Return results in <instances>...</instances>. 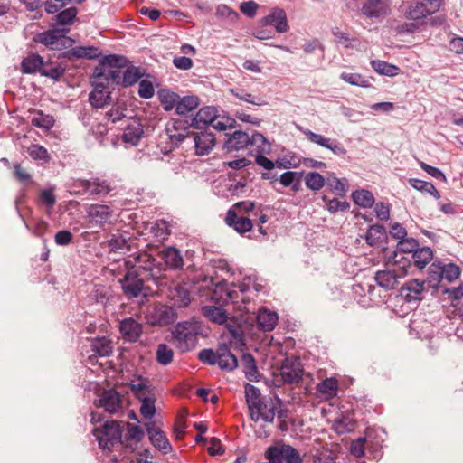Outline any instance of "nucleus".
Listing matches in <instances>:
<instances>
[{"instance_id":"680f3d73","label":"nucleus","mask_w":463,"mask_h":463,"mask_svg":"<svg viewBox=\"0 0 463 463\" xmlns=\"http://www.w3.org/2000/svg\"><path fill=\"white\" fill-rule=\"evenodd\" d=\"M174 351L166 344H159L156 350V361L161 365H168L172 363Z\"/></svg>"},{"instance_id":"f03ea898","label":"nucleus","mask_w":463,"mask_h":463,"mask_svg":"<svg viewBox=\"0 0 463 463\" xmlns=\"http://www.w3.org/2000/svg\"><path fill=\"white\" fill-rule=\"evenodd\" d=\"M173 337L177 342V348L182 353L193 350L198 344V336H207L204 326L194 319L178 322L172 331Z\"/></svg>"},{"instance_id":"f257e3e1","label":"nucleus","mask_w":463,"mask_h":463,"mask_svg":"<svg viewBox=\"0 0 463 463\" xmlns=\"http://www.w3.org/2000/svg\"><path fill=\"white\" fill-rule=\"evenodd\" d=\"M143 76L144 72L139 67L129 65L128 59L118 54L102 57L92 72L93 79L103 80L107 83L123 88L135 85Z\"/></svg>"},{"instance_id":"e2e57ef3","label":"nucleus","mask_w":463,"mask_h":463,"mask_svg":"<svg viewBox=\"0 0 463 463\" xmlns=\"http://www.w3.org/2000/svg\"><path fill=\"white\" fill-rule=\"evenodd\" d=\"M219 347L214 351L212 348L202 349L197 355L198 360L207 365H215L218 363Z\"/></svg>"},{"instance_id":"69168bd1","label":"nucleus","mask_w":463,"mask_h":463,"mask_svg":"<svg viewBox=\"0 0 463 463\" xmlns=\"http://www.w3.org/2000/svg\"><path fill=\"white\" fill-rule=\"evenodd\" d=\"M442 269V280L446 279L448 282L456 280L461 272L460 268L454 263H444L441 261Z\"/></svg>"},{"instance_id":"7ed1b4c3","label":"nucleus","mask_w":463,"mask_h":463,"mask_svg":"<svg viewBox=\"0 0 463 463\" xmlns=\"http://www.w3.org/2000/svg\"><path fill=\"white\" fill-rule=\"evenodd\" d=\"M190 125L195 129H206L209 126H212L215 130L224 131L234 128L236 120L230 117H221L214 106H205L201 108L194 117L190 118Z\"/></svg>"},{"instance_id":"4c0bfd02","label":"nucleus","mask_w":463,"mask_h":463,"mask_svg":"<svg viewBox=\"0 0 463 463\" xmlns=\"http://www.w3.org/2000/svg\"><path fill=\"white\" fill-rule=\"evenodd\" d=\"M143 133V126L139 122L134 121L125 127L122 140L125 143L136 146L138 144Z\"/></svg>"},{"instance_id":"dca6fc26","label":"nucleus","mask_w":463,"mask_h":463,"mask_svg":"<svg viewBox=\"0 0 463 463\" xmlns=\"http://www.w3.org/2000/svg\"><path fill=\"white\" fill-rule=\"evenodd\" d=\"M145 433L141 427L128 423V430L124 437L122 436L121 447L126 453L134 452L137 444L144 439Z\"/></svg>"},{"instance_id":"c85d7f7f","label":"nucleus","mask_w":463,"mask_h":463,"mask_svg":"<svg viewBox=\"0 0 463 463\" xmlns=\"http://www.w3.org/2000/svg\"><path fill=\"white\" fill-rule=\"evenodd\" d=\"M442 269L440 260H435L430 264L428 269L426 279L423 280L427 288H431L436 290L440 289L441 291L446 288L440 284L442 281Z\"/></svg>"},{"instance_id":"37998d69","label":"nucleus","mask_w":463,"mask_h":463,"mask_svg":"<svg viewBox=\"0 0 463 463\" xmlns=\"http://www.w3.org/2000/svg\"><path fill=\"white\" fill-rule=\"evenodd\" d=\"M387 238V232L382 224H371L366 232L365 240L370 246H377Z\"/></svg>"},{"instance_id":"393cba45","label":"nucleus","mask_w":463,"mask_h":463,"mask_svg":"<svg viewBox=\"0 0 463 463\" xmlns=\"http://www.w3.org/2000/svg\"><path fill=\"white\" fill-rule=\"evenodd\" d=\"M246 403L250 411L266 410L267 404L261 398L260 388L251 383H246L244 386Z\"/></svg>"},{"instance_id":"b1692460","label":"nucleus","mask_w":463,"mask_h":463,"mask_svg":"<svg viewBox=\"0 0 463 463\" xmlns=\"http://www.w3.org/2000/svg\"><path fill=\"white\" fill-rule=\"evenodd\" d=\"M225 222L229 227L233 228L240 234L250 232L253 227L250 218L239 216L233 209L228 210Z\"/></svg>"},{"instance_id":"423d86ee","label":"nucleus","mask_w":463,"mask_h":463,"mask_svg":"<svg viewBox=\"0 0 463 463\" xmlns=\"http://www.w3.org/2000/svg\"><path fill=\"white\" fill-rule=\"evenodd\" d=\"M419 246L420 243L418 240L405 237L402 240L398 241L395 250L389 252L388 247H383L382 250L384 253V257L387 262H394L395 264L399 265L402 269V275H405L407 274L406 266L411 267V260L405 257L397 259L399 253L412 254Z\"/></svg>"},{"instance_id":"de8ad7c7","label":"nucleus","mask_w":463,"mask_h":463,"mask_svg":"<svg viewBox=\"0 0 463 463\" xmlns=\"http://www.w3.org/2000/svg\"><path fill=\"white\" fill-rule=\"evenodd\" d=\"M65 73V67L58 62L43 61L40 74L42 76L50 78L54 81H59Z\"/></svg>"},{"instance_id":"f8f14e48","label":"nucleus","mask_w":463,"mask_h":463,"mask_svg":"<svg viewBox=\"0 0 463 463\" xmlns=\"http://www.w3.org/2000/svg\"><path fill=\"white\" fill-rule=\"evenodd\" d=\"M95 405L110 414L117 413L122 407V395L114 388L105 389Z\"/></svg>"},{"instance_id":"bb28decb","label":"nucleus","mask_w":463,"mask_h":463,"mask_svg":"<svg viewBox=\"0 0 463 463\" xmlns=\"http://www.w3.org/2000/svg\"><path fill=\"white\" fill-rule=\"evenodd\" d=\"M139 269L148 271L153 279L158 278L161 273L160 262L151 254L141 252L136 256Z\"/></svg>"},{"instance_id":"c756f323","label":"nucleus","mask_w":463,"mask_h":463,"mask_svg":"<svg viewBox=\"0 0 463 463\" xmlns=\"http://www.w3.org/2000/svg\"><path fill=\"white\" fill-rule=\"evenodd\" d=\"M78 14L79 9L76 6L62 8L52 17L51 25L61 27L71 25L75 22Z\"/></svg>"},{"instance_id":"0e129e2a","label":"nucleus","mask_w":463,"mask_h":463,"mask_svg":"<svg viewBox=\"0 0 463 463\" xmlns=\"http://www.w3.org/2000/svg\"><path fill=\"white\" fill-rule=\"evenodd\" d=\"M28 155L33 160L43 161V163H48L50 161V156L47 149L38 144H33L28 147Z\"/></svg>"},{"instance_id":"6ab92c4d","label":"nucleus","mask_w":463,"mask_h":463,"mask_svg":"<svg viewBox=\"0 0 463 463\" xmlns=\"http://www.w3.org/2000/svg\"><path fill=\"white\" fill-rule=\"evenodd\" d=\"M170 299L174 306L178 308H184L192 301L191 285L187 282L178 283L170 290Z\"/></svg>"},{"instance_id":"a211bd4d","label":"nucleus","mask_w":463,"mask_h":463,"mask_svg":"<svg viewBox=\"0 0 463 463\" xmlns=\"http://www.w3.org/2000/svg\"><path fill=\"white\" fill-rule=\"evenodd\" d=\"M119 332L125 341L135 343L143 333V326L133 317H127L120 322Z\"/></svg>"},{"instance_id":"aec40b11","label":"nucleus","mask_w":463,"mask_h":463,"mask_svg":"<svg viewBox=\"0 0 463 463\" xmlns=\"http://www.w3.org/2000/svg\"><path fill=\"white\" fill-rule=\"evenodd\" d=\"M101 52L96 46H76L60 53L59 58L66 60H71L72 58L96 60L99 58Z\"/></svg>"},{"instance_id":"a878e982","label":"nucleus","mask_w":463,"mask_h":463,"mask_svg":"<svg viewBox=\"0 0 463 463\" xmlns=\"http://www.w3.org/2000/svg\"><path fill=\"white\" fill-rule=\"evenodd\" d=\"M128 386L136 398L156 392V387L150 383V380L141 374H134Z\"/></svg>"},{"instance_id":"a19ab883","label":"nucleus","mask_w":463,"mask_h":463,"mask_svg":"<svg viewBox=\"0 0 463 463\" xmlns=\"http://www.w3.org/2000/svg\"><path fill=\"white\" fill-rule=\"evenodd\" d=\"M351 198L354 204L364 209L372 208L375 203L373 194L371 191L364 188L353 191Z\"/></svg>"},{"instance_id":"4be33fe9","label":"nucleus","mask_w":463,"mask_h":463,"mask_svg":"<svg viewBox=\"0 0 463 463\" xmlns=\"http://www.w3.org/2000/svg\"><path fill=\"white\" fill-rule=\"evenodd\" d=\"M227 138L223 142V148L228 152L239 151L249 146L250 135L246 131L235 130L232 134H226Z\"/></svg>"},{"instance_id":"774afa93","label":"nucleus","mask_w":463,"mask_h":463,"mask_svg":"<svg viewBox=\"0 0 463 463\" xmlns=\"http://www.w3.org/2000/svg\"><path fill=\"white\" fill-rule=\"evenodd\" d=\"M151 232L158 241H165L170 234L167 222L164 220L156 221L151 227Z\"/></svg>"},{"instance_id":"c9c22d12","label":"nucleus","mask_w":463,"mask_h":463,"mask_svg":"<svg viewBox=\"0 0 463 463\" xmlns=\"http://www.w3.org/2000/svg\"><path fill=\"white\" fill-rule=\"evenodd\" d=\"M303 174V171H286L279 176L278 181L284 187H289L293 192H298L301 189Z\"/></svg>"},{"instance_id":"a18cd8bd","label":"nucleus","mask_w":463,"mask_h":463,"mask_svg":"<svg viewBox=\"0 0 463 463\" xmlns=\"http://www.w3.org/2000/svg\"><path fill=\"white\" fill-rule=\"evenodd\" d=\"M203 315L213 323L222 325L228 319L227 311L222 307L207 305L202 308Z\"/></svg>"},{"instance_id":"412c9836","label":"nucleus","mask_w":463,"mask_h":463,"mask_svg":"<svg viewBox=\"0 0 463 463\" xmlns=\"http://www.w3.org/2000/svg\"><path fill=\"white\" fill-rule=\"evenodd\" d=\"M87 215L90 223L101 226L109 222L112 216V210L106 204H90L87 209Z\"/></svg>"},{"instance_id":"052dcab7","label":"nucleus","mask_w":463,"mask_h":463,"mask_svg":"<svg viewBox=\"0 0 463 463\" xmlns=\"http://www.w3.org/2000/svg\"><path fill=\"white\" fill-rule=\"evenodd\" d=\"M31 124L33 127L50 130L52 128H53L55 120L52 116L43 114V111H38L36 116L32 118Z\"/></svg>"},{"instance_id":"13d9d810","label":"nucleus","mask_w":463,"mask_h":463,"mask_svg":"<svg viewBox=\"0 0 463 463\" xmlns=\"http://www.w3.org/2000/svg\"><path fill=\"white\" fill-rule=\"evenodd\" d=\"M230 92L237 99L256 106H264L267 104L264 99L248 93L242 89H231Z\"/></svg>"},{"instance_id":"09e8293b","label":"nucleus","mask_w":463,"mask_h":463,"mask_svg":"<svg viewBox=\"0 0 463 463\" xmlns=\"http://www.w3.org/2000/svg\"><path fill=\"white\" fill-rule=\"evenodd\" d=\"M321 200L324 203L325 209L331 214H335L338 212L345 213L350 209V203L347 201H340L337 198H329L327 195L323 194Z\"/></svg>"},{"instance_id":"9b49d317","label":"nucleus","mask_w":463,"mask_h":463,"mask_svg":"<svg viewBox=\"0 0 463 463\" xmlns=\"http://www.w3.org/2000/svg\"><path fill=\"white\" fill-rule=\"evenodd\" d=\"M302 132L311 143L330 150L335 156L343 157L347 153V150L337 139L326 137L323 135L311 131L310 129H305Z\"/></svg>"},{"instance_id":"e433bc0d","label":"nucleus","mask_w":463,"mask_h":463,"mask_svg":"<svg viewBox=\"0 0 463 463\" xmlns=\"http://www.w3.org/2000/svg\"><path fill=\"white\" fill-rule=\"evenodd\" d=\"M200 104V99L196 95H185L179 97L175 113L179 116H187L194 111Z\"/></svg>"},{"instance_id":"39448f33","label":"nucleus","mask_w":463,"mask_h":463,"mask_svg":"<svg viewBox=\"0 0 463 463\" xmlns=\"http://www.w3.org/2000/svg\"><path fill=\"white\" fill-rule=\"evenodd\" d=\"M251 284V276L244 278L243 281L238 285L232 284L229 286L227 281L222 279V281L216 283L213 293L214 295H217L218 291L224 292L225 297L221 295L220 298L217 299V301L222 305L228 304L229 302L237 303L238 299L240 298V295H241V300L245 303L248 301V299H246L244 295L249 291Z\"/></svg>"},{"instance_id":"6e6552de","label":"nucleus","mask_w":463,"mask_h":463,"mask_svg":"<svg viewBox=\"0 0 463 463\" xmlns=\"http://www.w3.org/2000/svg\"><path fill=\"white\" fill-rule=\"evenodd\" d=\"M118 282L123 294L128 299L137 298L141 295L143 297L146 296L143 293L145 288L144 280L136 270H128Z\"/></svg>"},{"instance_id":"338daca9","label":"nucleus","mask_w":463,"mask_h":463,"mask_svg":"<svg viewBox=\"0 0 463 463\" xmlns=\"http://www.w3.org/2000/svg\"><path fill=\"white\" fill-rule=\"evenodd\" d=\"M283 461L286 463H303L299 451L288 444H283Z\"/></svg>"},{"instance_id":"72a5a7b5","label":"nucleus","mask_w":463,"mask_h":463,"mask_svg":"<svg viewBox=\"0 0 463 463\" xmlns=\"http://www.w3.org/2000/svg\"><path fill=\"white\" fill-rule=\"evenodd\" d=\"M433 259V250L427 246L418 247L411 256V266L422 269Z\"/></svg>"},{"instance_id":"49530a36","label":"nucleus","mask_w":463,"mask_h":463,"mask_svg":"<svg viewBox=\"0 0 463 463\" xmlns=\"http://www.w3.org/2000/svg\"><path fill=\"white\" fill-rule=\"evenodd\" d=\"M158 99L165 111L175 110L180 95L168 89H161L157 91Z\"/></svg>"},{"instance_id":"f704fd0d","label":"nucleus","mask_w":463,"mask_h":463,"mask_svg":"<svg viewBox=\"0 0 463 463\" xmlns=\"http://www.w3.org/2000/svg\"><path fill=\"white\" fill-rule=\"evenodd\" d=\"M241 363L246 379L250 382H258L260 373L253 355L250 353L242 354Z\"/></svg>"},{"instance_id":"4468645a","label":"nucleus","mask_w":463,"mask_h":463,"mask_svg":"<svg viewBox=\"0 0 463 463\" xmlns=\"http://www.w3.org/2000/svg\"><path fill=\"white\" fill-rule=\"evenodd\" d=\"M91 84L94 86V90L89 94V102L94 109H100L109 104L111 99V93L105 91L107 89V82L103 80L93 79L90 77Z\"/></svg>"},{"instance_id":"8fccbe9b","label":"nucleus","mask_w":463,"mask_h":463,"mask_svg":"<svg viewBox=\"0 0 463 463\" xmlns=\"http://www.w3.org/2000/svg\"><path fill=\"white\" fill-rule=\"evenodd\" d=\"M109 252L113 253H123L130 250V245L128 239L120 233L112 234L107 241Z\"/></svg>"},{"instance_id":"bf43d9fd","label":"nucleus","mask_w":463,"mask_h":463,"mask_svg":"<svg viewBox=\"0 0 463 463\" xmlns=\"http://www.w3.org/2000/svg\"><path fill=\"white\" fill-rule=\"evenodd\" d=\"M381 0H366L362 6V13L367 18H379L383 14Z\"/></svg>"},{"instance_id":"5fc2aeb1","label":"nucleus","mask_w":463,"mask_h":463,"mask_svg":"<svg viewBox=\"0 0 463 463\" xmlns=\"http://www.w3.org/2000/svg\"><path fill=\"white\" fill-rule=\"evenodd\" d=\"M409 184L413 187L414 189L422 192L427 193L430 195H432L434 198L439 199L440 197L439 192L437 190V188L434 186V184L430 182H427L424 180H420L418 178H410L408 180Z\"/></svg>"},{"instance_id":"5701e85b","label":"nucleus","mask_w":463,"mask_h":463,"mask_svg":"<svg viewBox=\"0 0 463 463\" xmlns=\"http://www.w3.org/2000/svg\"><path fill=\"white\" fill-rule=\"evenodd\" d=\"M195 154L197 156L208 155L216 143L214 135L212 132H200L194 134Z\"/></svg>"},{"instance_id":"3c124183","label":"nucleus","mask_w":463,"mask_h":463,"mask_svg":"<svg viewBox=\"0 0 463 463\" xmlns=\"http://www.w3.org/2000/svg\"><path fill=\"white\" fill-rule=\"evenodd\" d=\"M371 66L378 74L383 76L393 77L401 71L398 66L381 60L371 61Z\"/></svg>"},{"instance_id":"79ce46f5","label":"nucleus","mask_w":463,"mask_h":463,"mask_svg":"<svg viewBox=\"0 0 463 463\" xmlns=\"http://www.w3.org/2000/svg\"><path fill=\"white\" fill-rule=\"evenodd\" d=\"M141 403L139 412L140 414L147 420H151L154 418L156 412V392H151L139 398H136Z\"/></svg>"},{"instance_id":"c03bdc74","label":"nucleus","mask_w":463,"mask_h":463,"mask_svg":"<svg viewBox=\"0 0 463 463\" xmlns=\"http://www.w3.org/2000/svg\"><path fill=\"white\" fill-rule=\"evenodd\" d=\"M43 61V58L40 54L32 53L23 59L21 71L24 74L40 73Z\"/></svg>"},{"instance_id":"2eb2a0df","label":"nucleus","mask_w":463,"mask_h":463,"mask_svg":"<svg viewBox=\"0 0 463 463\" xmlns=\"http://www.w3.org/2000/svg\"><path fill=\"white\" fill-rule=\"evenodd\" d=\"M260 24L272 26L279 33H284L289 29L287 14L284 9L279 7L271 8L269 14L260 20Z\"/></svg>"},{"instance_id":"1a4fd4ad","label":"nucleus","mask_w":463,"mask_h":463,"mask_svg":"<svg viewBox=\"0 0 463 463\" xmlns=\"http://www.w3.org/2000/svg\"><path fill=\"white\" fill-rule=\"evenodd\" d=\"M303 367L296 357H286L280 365V375L284 383H299L303 379Z\"/></svg>"},{"instance_id":"cd10ccee","label":"nucleus","mask_w":463,"mask_h":463,"mask_svg":"<svg viewBox=\"0 0 463 463\" xmlns=\"http://www.w3.org/2000/svg\"><path fill=\"white\" fill-rule=\"evenodd\" d=\"M218 367L224 372H232L238 367V359L230 348L222 344L219 345Z\"/></svg>"},{"instance_id":"2f4dec72","label":"nucleus","mask_w":463,"mask_h":463,"mask_svg":"<svg viewBox=\"0 0 463 463\" xmlns=\"http://www.w3.org/2000/svg\"><path fill=\"white\" fill-rule=\"evenodd\" d=\"M400 277L401 275H398L394 270H378L374 275V280L380 288L390 290L398 285Z\"/></svg>"},{"instance_id":"603ef678","label":"nucleus","mask_w":463,"mask_h":463,"mask_svg":"<svg viewBox=\"0 0 463 463\" xmlns=\"http://www.w3.org/2000/svg\"><path fill=\"white\" fill-rule=\"evenodd\" d=\"M92 351L101 357L109 356L112 353L111 341L105 336H98L91 341Z\"/></svg>"},{"instance_id":"20e7f679","label":"nucleus","mask_w":463,"mask_h":463,"mask_svg":"<svg viewBox=\"0 0 463 463\" xmlns=\"http://www.w3.org/2000/svg\"><path fill=\"white\" fill-rule=\"evenodd\" d=\"M92 434L102 449L110 450L117 444L121 446L122 429L117 420L105 421L101 427L94 428Z\"/></svg>"},{"instance_id":"473e14b6","label":"nucleus","mask_w":463,"mask_h":463,"mask_svg":"<svg viewBox=\"0 0 463 463\" xmlns=\"http://www.w3.org/2000/svg\"><path fill=\"white\" fill-rule=\"evenodd\" d=\"M90 181V189L88 196L102 197L108 195L112 191L111 183L99 177H91Z\"/></svg>"},{"instance_id":"f3484780","label":"nucleus","mask_w":463,"mask_h":463,"mask_svg":"<svg viewBox=\"0 0 463 463\" xmlns=\"http://www.w3.org/2000/svg\"><path fill=\"white\" fill-rule=\"evenodd\" d=\"M427 286L423 280L413 279L404 283L400 290V294L403 299L410 303L411 301H419Z\"/></svg>"},{"instance_id":"6e6d98bb","label":"nucleus","mask_w":463,"mask_h":463,"mask_svg":"<svg viewBox=\"0 0 463 463\" xmlns=\"http://www.w3.org/2000/svg\"><path fill=\"white\" fill-rule=\"evenodd\" d=\"M304 179L306 186L314 192L321 190L326 184L325 177L316 171L307 173Z\"/></svg>"},{"instance_id":"864d4df0","label":"nucleus","mask_w":463,"mask_h":463,"mask_svg":"<svg viewBox=\"0 0 463 463\" xmlns=\"http://www.w3.org/2000/svg\"><path fill=\"white\" fill-rule=\"evenodd\" d=\"M326 184L333 194L339 197H344L349 189L347 180L336 176L328 177Z\"/></svg>"},{"instance_id":"ea45409f","label":"nucleus","mask_w":463,"mask_h":463,"mask_svg":"<svg viewBox=\"0 0 463 463\" xmlns=\"http://www.w3.org/2000/svg\"><path fill=\"white\" fill-rule=\"evenodd\" d=\"M316 391L324 399H332L337 395L338 382L333 377L326 378L317 384Z\"/></svg>"},{"instance_id":"4d7b16f0","label":"nucleus","mask_w":463,"mask_h":463,"mask_svg":"<svg viewBox=\"0 0 463 463\" xmlns=\"http://www.w3.org/2000/svg\"><path fill=\"white\" fill-rule=\"evenodd\" d=\"M428 16V12L425 9V6L422 1L416 2L411 4L409 6L408 11L406 12V18L409 20L415 21L417 23H421L422 20Z\"/></svg>"},{"instance_id":"7c9ffc66","label":"nucleus","mask_w":463,"mask_h":463,"mask_svg":"<svg viewBox=\"0 0 463 463\" xmlns=\"http://www.w3.org/2000/svg\"><path fill=\"white\" fill-rule=\"evenodd\" d=\"M161 258L168 269L173 270L181 269L184 266V258L179 250L175 247H167L161 252Z\"/></svg>"},{"instance_id":"9d476101","label":"nucleus","mask_w":463,"mask_h":463,"mask_svg":"<svg viewBox=\"0 0 463 463\" xmlns=\"http://www.w3.org/2000/svg\"><path fill=\"white\" fill-rule=\"evenodd\" d=\"M146 434L151 444L161 453L166 455L172 452L173 447L166 434L156 427V422L151 420L145 424Z\"/></svg>"},{"instance_id":"ddd939ff","label":"nucleus","mask_w":463,"mask_h":463,"mask_svg":"<svg viewBox=\"0 0 463 463\" xmlns=\"http://www.w3.org/2000/svg\"><path fill=\"white\" fill-rule=\"evenodd\" d=\"M177 317V313L173 307L158 304L151 311L149 322L152 326H165L175 322Z\"/></svg>"},{"instance_id":"0eeeda50","label":"nucleus","mask_w":463,"mask_h":463,"mask_svg":"<svg viewBox=\"0 0 463 463\" xmlns=\"http://www.w3.org/2000/svg\"><path fill=\"white\" fill-rule=\"evenodd\" d=\"M68 32L69 29L66 28L48 29L35 35L33 41L52 49H60L59 45L66 48L74 43L73 39L66 36Z\"/></svg>"},{"instance_id":"58836bf2","label":"nucleus","mask_w":463,"mask_h":463,"mask_svg":"<svg viewBox=\"0 0 463 463\" xmlns=\"http://www.w3.org/2000/svg\"><path fill=\"white\" fill-rule=\"evenodd\" d=\"M278 318L276 312L263 308L257 315L258 326L264 332L272 331L277 325Z\"/></svg>"}]
</instances>
